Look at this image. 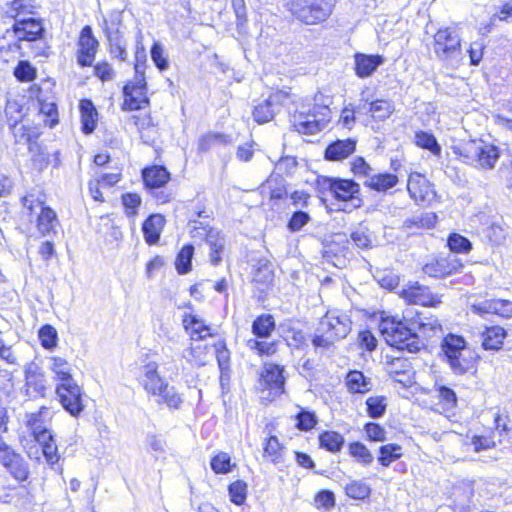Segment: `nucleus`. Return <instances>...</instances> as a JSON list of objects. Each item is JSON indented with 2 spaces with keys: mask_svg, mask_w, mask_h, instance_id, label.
Masks as SVG:
<instances>
[{
  "mask_svg": "<svg viewBox=\"0 0 512 512\" xmlns=\"http://www.w3.org/2000/svg\"><path fill=\"white\" fill-rule=\"evenodd\" d=\"M9 128L16 143L29 144V149L32 150V139L36 137V132L29 124H25L24 121L14 122Z\"/></svg>",
  "mask_w": 512,
  "mask_h": 512,
  "instance_id": "nucleus-36",
  "label": "nucleus"
},
{
  "mask_svg": "<svg viewBox=\"0 0 512 512\" xmlns=\"http://www.w3.org/2000/svg\"><path fill=\"white\" fill-rule=\"evenodd\" d=\"M323 98L315 97V101L319 102ZM331 101L326 98L321 103L313 105H303L293 116V126L302 134L313 135L326 128L331 118L329 108Z\"/></svg>",
  "mask_w": 512,
  "mask_h": 512,
  "instance_id": "nucleus-2",
  "label": "nucleus"
},
{
  "mask_svg": "<svg viewBox=\"0 0 512 512\" xmlns=\"http://www.w3.org/2000/svg\"><path fill=\"white\" fill-rule=\"evenodd\" d=\"M278 332L288 346L299 348L305 341L303 332L295 328L290 321L280 323Z\"/></svg>",
  "mask_w": 512,
  "mask_h": 512,
  "instance_id": "nucleus-33",
  "label": "nucleus"
},
{
  "mask_svg": "<svg viewBox=\"0 0 512 512\" xmlns=\"http://www.w3.org/2000/svg\"><path fill=\"white\" fill-rule=\"evenodd\" d=\"M486 236L495 245H501L504 243L507 237V230L498 223H492L486 231Z\"/></svg>",
  "mask_w": 512,
  "mask_h": 512,
  "instance_id": "nucleus-63",
  "label": "nucleus"
},
{
  "mask_svg": "<svg viewBox=\"0 0 512 512\" xmlns=\"http://www.w3.org/2000/svg\"><path fill=\"white\" fill-rule=\"evenodd\" d=\"M146 188L150 190L162 188L170 179V173L164 166H152L142 172Z\"/></svg>",
  "mask_w": 512,
  "mask_h": 512,
  "instance_id": "nucleus-23",
  "label": "nucleus"
},
{
  "mask_svg": "<svg viewBox=\"0 0 512 512\" xmlns=\"http://www.w3.org/2000/svg\"><path fill=\"white\" fill-rule=\"evenodd\" d=\"M183 326L186 331H189L191 338L195 340H203L207 336H211L210 327L199 319L196 315L186 314L183 318Z\"/></svg>",
  "mask_w": 512,
  "mask_h": 512,
  "instance_id": "nucleus-30",
  "label": "nucleus"
},
{
  "mask_svg": "<svg viewBox=\"0 0 512 512\" xmlns=\"http://www.w3.org/2000/svg\"><path fill=\"white\" fill-rule=\"evenodd\" d=\"M5 115L7 117L8 125H12L23 121V108L17 103V101H8L5 107Z\"/></svg>",
  "mask_w": 512,
  "mask_h": 512,
  "instance_id": "nucleus-62",
  "label": "nucleus"
},
{
  "mask_svg": "<svg viewBox=\"0 0 512 512\" xmlns=\"http://www.w3.org/2000/svg\"><path fill=\"white\" fill-rule=\"evenodd\" d=\"M26 426L31 430L37 442H45L51 438V432L47 429L42 417V411L37 413H27L25 415Z\"/></svg>",
  "mask_w": 512,
  "mask_h": 512,
  "instance_id": "nucleus-26",
  "label": "nucleus"
},
{
  "mask_svg": "<svg viewBox=\"0 0 512 512\" xmlns=\"http://www.w3.org/2000/svg\"><path fill=\"white\" fill-rule=\"evenodd\" d=\"M402 447L395 443H389L380 447L378 461L382 466L388 467L392 462L402 456Z\"/></svg>",
  "mask_w": 512,
  "mask_h": 512,
  "instance_id": "nucleus-41",
  "label": "nucleus"
},
{
  "mask_svg": "<svg viewBox=\"0 0 512 512\" xmlns=\"http://www.w3.org/2000/svg\"><path fill=\"white\" fill-rule=\"evenodd\" d=\"M381 332L387 344L399 350L415 353L423 346L411 319L409 320L406 317L403 319H396L395 317L384 319L381 323Z\"/></svg>",
  "mask_w": 512,
  "mask_h": 512,
  "instance_id": "nucleus-1",
  "label": "nucleus"
},
{
  "mask_svg": "<svg viewBox=\"0 0 512 512\" xmlns=\"http://www.w3.org/2000/svg\"><path fill=\"white\" fill-rule=\"evenodd\" d=\"M274 329L275 321L270 314H263L252 323V332L257 338H268Z\"/></svg>",
  "mask_w": 512,
  "mask_h": 512,
  "instance_id": "nucleus-37",
  "label": "nucleus"
},
{
  "mask_svg": "<svg viewBox=\"0 0 512 512\" xmlns=\"http://www.w3.org/2000/svg\"><path fill=\"white\" fill-rule=\"evenodd\" d=\"M247 347L255 351L258 355H273L277 351V341H261L256 338L248 339L246 342Z\"/></svg>",
  "mask_w": 512,
  "mask_h": 512,
  "instance_id": "nucleus-49",
  "label": "nucleus"
},
{
  "mask_svg": "<svg viewBox=\"0 0 512 512\" xmlns=\"http://www.w3.org/2000/svg\"><path fill=\"white\" fill-rule=\"evenodd\" d=\"M316 185L321 194L329 192L337 200L354 202V207L362 205V200L359 197L360 186L351 179L319 176Z\"/></svg>",
  "mask_w": 512,
  "mask_h": 512,
  "instance_id": "nucleus-7",
  "label": "nucleus"
},
{
  "mask_svg": "<svg viewBox=\"0 0 512 512\" xmlns=\"http://www.w3.org/2000/svg\"><path fill=\"white\" fill-rule=\"evenodd\" d=\"M336 0H292L291 13L307 25H317L326 21L335 7Z\"/></svg>",
  "mask_w": 512,
  "mask_h": 512,
  "instance_id": "nucleus-5",
  "label": "nucleus"
},
{
  "mask_svg": "<svg viewBox=\"0 0 512 512\" xmlns=\"http://www.w3.org/2000/svg\"><path fill=\"white\" fill-rule=\"evenodd\" d=\"M460 266L456 261H450L448 258L441 257L433 259L423 266V272L434 278L449 276L457 271Z\"/></svg>",
  "mask_w": 512,
  "mask_h": 512,
  "instance_id": "nucleus-20",
  "label": "nucleus"
},
{
  "mask_svg": "<svg viewBox=\"0 0 512 512\" xmlns=\"http://www.w3.org/2000/svg\"><path fill=\"white\" fill-rule=\"evenodd\" d=\"M441 349L455 374L462 375L474 368L476 356L462 336L448 334L442 340Z\"/></svg>",
  "mask_w": 512,
  "mask_h": 512,
  "instance_id": "nucleus-4",
  "label": "nucleus"
},
{
  "mask_svg": "<svg viewBox=\"0 0 512 512\" xmlns=\"http://www.w3.org/2000/svg\"><path fill=\"white\" fill-rule=\"evenodd\" d=\"M349 453L365 466L370 465L374 460V457L369 449L360 442L351 443L349 445Z\"/></svg>",
  "mask_w": 512,
  "mask_h": 512,
  "instance_id": "nucleus-52",
  "label": "nucleus"
},
{
  "mask_svg": "<svg viewBox=\"0 0 512 512\" xmlns=\"http://www.w3.org/2000/svg\"><path fill=\"white\" fill-rule=\"evenodd\" d=\"M147 83L144 75H135L133 81L128 82L123 88V110H140L149 104L146 95Z\"/></svg>",
  "mask_w": 512,
  "mask_h": 512,
  "instance_id": "nucleus-8",
  "label": "nucleus"
},
{
  "mask_svg": "<svg viewBox=\"0 0 512 512\" xmlns=\"http://www.w3.org/2000/svg\"><path fill=\"white\" fill-rule=\"evenodd\" d=\"M25 381L27 394L32 397L45 395L47 389L44 372L35 363H30L25 367Z\"/></svg>",
  "mask_w": 512,
  "mask_h": 512,
  "instance_id": "nucleus-16",
  "label": "nucleus"
},
{
  "mask_svg": "<svg viewBox=\"0 0 512 512\" xmlns=\"http://www.w3.org/2000/svg\"><path fill=\"white\" fill-rule=\"evenodd\" d=\"M51 370L57 376V379L61 382H69L73 380L70 374V365L69 363L61 357H53L51 358Z\"/></svg>",
  "mask_w": 512,
  "mask_h": 512,
  "instance_id": "nucleus-48",
  "label": "nucleus"
},
{
  "mask_svg": "<svg viewBox=\"0 0 512 512\" xmlns=\"http://www.w3.org/2000/svg\"><path fill=\"white\" fill-rule=\"evenodd\" d=\"M506 336L507 333L505 329L497 325L489 327L486 326L479 335L483 349L493 351H497L502 348Z\"/></svg>",
  "mask_w": 512,
  "mask_h": 512,
  "instance_id": "nucleus-21",
  "label": "nucleus"
},
{
  "mask_svg": "<svg viewBox=\"0 0 512 512\" xmlns=\"http://www.w3.org/2000/svg\"><path fill=\"white\" fill-rule=\"evenodd\" d=\"M5 468L18 481H25L28 478V464L20 454L12 459Z\"/></svg>",
  "mask_w": 512,
  "mask_h": 512,
  "instance_id": "nucleus-45",
  "label": "nucleus"
},
{
  "mask_svg": "<svg viewBox=\"0 0 512 512\" xmlns=\"http://www.w3.org/2000/svg\"><path fill=\"white\" fill-rule=\"evenodd\" d=\"M230 500L236 505H242L247 497V484L243 480L232 482L229 487Z\"/></svg>",
  "mask_w": 512,
  "mask_h": 512,
  "instance_id": "nucleus-53",
  "label": "nucleus"
},
{
  "mask_svg": "<svg viewBox=\"0 0 512 512\" xmlns=\"http://www.w3.org/2000/svg\"><path fill=\"white\" fill-rule=\"evenodd\" d=\"M279 93L270 95L267 99L255 106L253 110L254 120L259 124L271 121L280 107Z\"/></svg>",
  "mask_w": 512,
  "mask_h": 512,
  "instance_id": "nucleus-18",
  "label": "nucleus"
},
{
  "mask_svg": "<svg viewBox=\"0 0 512 512\" xmlns=\"http://www.w3.org/2000/svg\"><path fill=\"white\" fill-rule=\"evenodd\" d=\"M211 469L216 474H226L231 471V458L225 452H220L216 456H214L211 460Z\"/></svg>",
  "mask_w": 512,
  "mask_h": 512,
  "instance_id": "nucleus-57",
  "label": "nucleus"
},
{
  "mask_svg": "<svg viewBox=\"0 0 512 512\" xmlns=\"http://www.w3.org/2000/svg\"><path fill=\"white\" fill-rule=\"evenodd\" d=\"M351 239L359 248L368 249L372 247L371 233L365 227H359L353 231L351 234Z\"/></svg>",
  "mask_w": 512,
  "mask_h": 512,
  "instance_id": "nucleus-61",
  "label": "nucleus"
},
{
  "mask_svg": "<svg viewBox=\"0 0 512 512\" xmlns=\"http://www.w3.org/2000/svg\"><path fill=\"white\" fill-rule=\"evenodd\" d=\"M167 381L160 376L158 372V364L156 362H148L142 366L141 384L145 391L151 395L160 393L162 387H166Z\"/></svg>",
  "mask_w": 512,
  "mask_h": 512,
  "instance_id": "nucleus-17",
  "label": "nucleus"
},
{
  "mask_svg": "<svg viewBox=\"0 0 512 512\" xmlns=\"http://www.w3.org/2000/svg\"><path fill=\"white\" fill-rule=\"evenodd\" d=\"M158 404H165L170 409H179L183 403L181 394L178 393L174 386H170L168 382L166 387L161 389L160 393H156Z\"/></svg>",
  "mask_w": 512,
  "mask_h": 512,
  "instance_id": "nucleus-35",
  "label": "nucleus"
},
{
  "mask_svg": "<svg viewBox=\"0 0 512 512\" xmlns=\"http://www.w3.org/2000/svg\"><path fill=\"white\" fill-rule=\"evenodd\" d=\"M296 419H297V425H296L297 428L300 430H303V431H308V430L312 429L317 423V418H316L315 413L306 411L304 409H302L298 413V415L296 416Z\"/></svg>",
  "mask_w": 512,
  "mask_h": 512,
  "instance_id": "nucleus-64",
  "label": "nucleus"
},
{
  "mask_svg": "<svg viewBox=\"0 0 512 512\" xmlns=\"http://www.w3.org/2000/svg\"><path fill=\"white\" fill-rule=\"evenodd\" d=\"M44 27L40 20L25 18L12 23V36L17 41H35L42 37Z\"/></svg>",
  "mask_w": 512,
  "mask_h": 512,
  "instance_id": "nucleus-12",
  "label": "nucleus"
},
{
  "mask_svg": "<svg viewBox=\"0 0 512 512\" xmlns=\"http://www.w3.org/2000/svg\"><path fill=\"white\" fill-rule=\"evenodd\" d=\"M42 446L43 455L48 464L54 466L58 463L60 456L58 454V448L55 443L54 437L51 434L50 439H46L45 442H38Z\"/></svg>",
  "mask_w": 512,
  "mask_h": 512,
  "instance_id": "nucleus-58",
  "label": "nucleus"
},
{
  "mask_svg": "<svg viewBox=\"0 0 512 512\" xmlns=\"http://www.w3.org/2000/svg\"><path fill=\"white\" fill-rule=\"evenodd\" d=\"M407 190L412 199L416 202H423L430 192V185L424 176L419 173H411L408 178Z\"/></svg>",
  "mask_w": 512,
  "mask_h": 512,
  "instance_id": "nucleus-24",
  "label": "nucleus"
},
{
  "mask_svg": "<svg viewBox=\"0 0 512 512\" xmlns=\"http://www.w3.org/2000/svg\"><path fill=\"white\" fill-rule=\"evenodd\" d=\"M265 187L269 190L271 199L281 200L287 196L286 182L280 175H271Z\"/></svg>",
  "mask_w": 512,
  "mask_h": 512,
  "instance_id": "nucleus-40",
  "label": "nucleus"
},
{
  "mask_svg": "<svg viewBox=\"0 0 512 512\" xmlns=\"http://www.w3.org/2000/svg\"><path fill=\"white\" fill-rule=\"evenodd\" d=\"M351 320L348 315L338 310L328 311L320 320L319 331H327L340 340L351 331Z\"/></svg>",
  "mask_w": 512,
  "mask_h": 512,
  "instance_id": "nucleus-11",
  "label": "nucleus"
},
{
  "mask_svg": "<svg viewBox=\"0 0 512 512\" xmlns=\"http://www.w3.org/2000/svg\"><path fill=\"white\" fill-rule=\"evenodd\" d=\"M15 77L21 82H29L36 78V70L29 61H19L14 70Z\"/></svg>",
  "mask_w": 512,
  "mask_h": 512,
  "instance_id": "nucleus-59",
  "label": "nucleus"
},
{
  "mask_svg": "<svg viewBox=\"0 0 512 512\" xmlns=\"http://www.w3.org/2000/svg\"><path fill=\"white\" fill-rule=\"evenodd\" d=\"M80 113L82 131L85 134L92 133L96 128L98 113L91 100H81Z\"/></svg>",
  "mask_w": 512,
  "mask_h": 512,
  "instance_id": "nucleus-31",
  "label": "nucleus"
},
{
  "mask_svg": "<svg viewBox=\"0 0 512 512\" xmlns=\"http://www.w3.org/2000/svg\"><path fill=\"white\" fill-rule=\"evenodd\" d=\"M121 22V13H115L112 16L110 24L107 22V20H104L102 28L109 44L120 43L124 41L120 31Z\"/></svg>",
  "mask_w": 512,
  "mask_h": 512,
  "instance_id": "nucleus-38",
  "label": "nucleus"
},
{
  "mask_svg": "<svg viewBox=\"0 0 512 512\" xmlns=\"http://www.w3.org/2000/svg\"><path fill=\"white\" fill-rule=\"evenodd\" d=\"M63 408L72 416H78L84 409L80 387L74 380L59 383L56 387Z\"/></svg>",
  "mask_w": 512,
  "mask_h": 512,
  "instance_id": "nucleus-9",
  "label": "nucleus"
},
{
  "mask_svg": "<svg viewBox=\"0 0 512 512\" xmlns=\"http://www.w3.org/2000/svg\"><path fill=\"white\" fill-rule=\"evenodd\" d=\"M57 331L54 327L49 324L44 325L39 330V339L41 345L45 349H52L57 345Z\"/></svg>",
  "mask_w": 512,
  "mask_h": 512,
  "instance_id": "nucleus-60",
  "label": "nucleus"
},
{
  "mask_svg": "<svg viewBox=\"0 0 512 512\" xmlns=\"http://www.w3.org/2000/svg\"><path fill=\"white\" fill-rule=\"evenodd\" d=\"M320 446L332 453L339 452L344 445L343 436L335 431H325L319 436Z\"/></svg>",
  "mask_w": 512,
  "mask_h": 512,
  "instance_id": "nucleus-39",
  "label": "nucleus"
},
{
  "mask_svg": "<svg viewBox=\"0 0 512 512\" xmlns=\"http://www.w3.org/2000/svg\"><path fill=\"white\" fill-rule=\"evenodd\" d=\"M206 243L210 247V262L212 265H219L221 262V254L224 251L225 239L217 229L210 228L206 233Z\"/></svg>",
  "mask_w": 512,
  "mask_h": 512,
  "instance_id": "nucleus-27",
  "label": "nucleus"
},
{
  "mask_svg": "<svg viewBox=\"0 0 512 512\" xmlns=\"http://www.w3.org/2000/svg\"><path fill=\"white\" fill-rule=\"evenodd\" d=\"M384 61L385 59L381 55L356 53L354 56L355 73L360 78L369 77Z\"/></svg>",
  "mask_w": 512,
  "mask_h": 512,
  "instance_id": "nucleus-19",
  "label": "nucleus"
},
{
  "mask_svg": "<svg viewBox=\"0 0 512 512\" xmlns=\"http://www.w3.org/2000/svg\"><path fill=\"white\" fill-rule=\"evenodd\" d=\"M416 144L421 147L430 150L434 155H439L441 147L438 144L434 135L428 132L420 131L415 135Z\"/></svg>",
  "mask_w": 512,
  "mask_h": 512,
  "instance_id": "nucleus-51",
  "label": "nucleus"
},
{
  "mask_svg": "<svg viewBox=\"0 0 512 512\" xmlns=\"http://www.w3.org/2000/svg\"><path fill=\"white\" fill-rule=\"evenodd\" d=\"M274 279L272 265L267 260H260L253 274V281L268 286Z\"/></svg>",
  "mask_w": 512,
  "mask_h": 512,
  "instance_id": "nucleus-44",
  "label": "nucleus"
},
{
  "mask_svg": "<svg viewBox=\"0 0 512 512\" xmlns=\"http://www.w3.org/2000/svg\"><path fill=\"white\" fill-rule=\"evenodd\" d=\"M150 55L153 63L160 71H165L169 68L168 58L160 42H154L150 50Z\"/></svg>",
  "mask_w": 512,
  "mask_h": 512,
  "instance_id": "nucleus-56",
  "label": "nucleus"
},
{
  "mask_svg": "<svg viewBox=\"0 0 512 512\" xmlns=\"http://www.w3.org/2000/svg\"><path fill=\"white\" fill-rule=\"evenodd\" d=\"M164 224L165 218L160 214H153L144 221L142 231L148 244L153 245L158 242Z\"/></svg>",
  "mask_w": 512,
  "mask_h": 512,
  "instance_id": "nucleus-25",
  "label": "nucleus"
},
{
  "mask_svg": "<svg viewBox=\"0 0 512 512\" xmlns=\"http://www.w3.org/2000/svg\"><path fill=\"white\" fill-rule=\"evenodd\" d=\"M356 149V141L348 138L329 144L325 150V158L330 161H340L351 155Z\"/></svg>",
  "mask_w": 512,
  "mask_h": 512,
  "instance_id": "nucleus-22",
  "label": "nucleus"
},
{
  "mask_svg": "<svg viewBox=\"0 0 512 512\" xmlns=\"http://www.w3.org/2000/svg\"><path fill=\"white\" fill-rule=\"evenodd\" d=\"M367 414L373 419L384 416L387 408V398L385 396L376 395L366 400Z\"/></svg>",
  "mask_w": 512,
  "mask_h": 512,
  "instance_id": "nucleus-42",
  "label": "nucleus"
},
{
  "mask_svg": "<svg viewBox=\"0 0 512 512\" xmlns=\"http://www.w3.org/2000/svg\"><path fill=\"white\" fill-rule=\"evenodd\" d=\"M231 143V137L229 135L220 133H209L200 138L198 149L200 152H207L216 144L227 145Z\"/></svg>",
  "mask_w": 512,
  "mask_h": 512,
  "instance_id": "nucleus-43",
  "label": "nucleus"
},
{
  "mask_svg": "<svg viewBox=\"0 0 512 512\" xmlns=\"http://www.w3.org/2000/svg\"><path fill=\"white\" fill-rule=\"evenodd\" d=\"M283 372V366L266 363L261 373L260 386L269 389L274 395L281 394L285 384Z\"/></svg>",
  "mask_w": 512,
  "mask_h": 512,
  "instance_id": "nucleus-15",
  "label": "nucleus"
},
{
  "mask_svg": "<svg viewBox=\"0 0 512 512\" xmlns=\"http://www.w3.org/2000/svg\"><path fill=\"white\" fill-rule=\"evenodd\" d=\"M346 385L352 393H366L371 389V381L361 371L353 370L347 374Z\"/></svg>",
  "mask_w": 512,
  "mask_h": 512,
  "instance_id": "nucleus-34",
  "label": "nucleus"
},
{
  "mask_svg": "<svg viewBox=\"0 0 512 512\" xmlns=\"http://www.w3.org/2000/svg\"><path fill=\"white\" fill-rule=\"evenodd\" d=\"M412 324L415 328V331H421L423 334L428 335L430 332H435L436 330L441 329V324L438 319L431 317H424L420 314L417 315V318L411 319Z\"/></svg>",
  "mask_w": 512,
  "mask_h": 512,
  "instance_id": "nucleus-46",
  "label": "nucleus"
},
{
  "mask_svg": "<svg viewBox=\"0 0 512 512\" xmlns=\"http://www.w3.org/2000/svg\"><path fill=\"white\" fill-rule=\"evenodd\" d=\"M447 244L450 250L456 253H468L472 249L470 240L457 233H452L448 237Z\"/></svg>",
  "mask_w": 512,
  "mask_h": 512,
  "instance_id": "nucleus-54",
  "label": "nucleus"
},
{
  "mask_svg": "<svg viewBox=\"0 0 512 512\" xmlns=\"http://www.w3.org/2000/svg\"><path fill=\"white\" fill-rule=\"evenodd\" d=\"M263 457L268 458L273 463H278L282 458V446L276 436H270L264 442Z\"/></svg>",
  "mask_w": 512,
  "mask_h": 512,
  "instance_id": "nucleus-50",
  "label": "nucleus"
},
{
  "mask_svg": "<svg viewBox=\"0 0 512 512\" xmlns=\"http://www.w3.org/2000/svg\"><path fill=\"white\" fill-rule=\"evenodd\" d=\"M346 495L353 499H364L370 495V487L362 481H352L345 487Z\"/></svg>",
  "mask_w": 512,
  "mask_h": 512,
  "instance_id": "nucleus-55",
  "label": "nucleus"
},
{
  "mask_svg": "<svg viewBox=\"0 0 512 512\" xmlns=\"http://www.w3.org/2000/svg\"><path fill=\"white\" fill-rule=\"evenodd\" d=\"M23 205L32 213L35 208H39L40 212L37 217L38 230L43 234L54 232L55 227L58 225L56 212L49 207L43 206L40 201L34 202L28 197L23 198Z\"/></svg>",
  "mask_w": 512,
  "mask_h": 512,
  "instance_id": "nucleus-13",
  "label": "nucleus"
},
{
  "mask_svg": "<svg viewBox=\"0 0 512 512\" xmlns=\"http://www.w3.org/2000/svg\"><path fill=\"white\" fill-rule=\"evenodd\" d=\"M77 62L80 66H91L99 46L90 26H85L80 33Z\"/></svg>",
  "mask_w": 512,
  "mask_h": 512,
  "instance_id": "nucleus-14",
  "label": "nucleus"
},
{
  "mask_svg": "<svg viewBox=\"0 0 512 512\" xmlns=\"http://www.w3.org/2000/svg\"><path fill=\"white\" fill-rule=\"evenodd\" d=\"M433 50L436 57L446 66L460 63L462 49L459 34L450 28L439 29L434 35Z\"/></svg>",
  "mask_w": 512,
  "mask_h": 512,
  "instance_id": "nucleus-6",
  "label": "nucleus"
},
{
  "mask_svg": "<svg viewBox=\"0 0 512 512\" xmlns=\"http://www.w3.org/2000/svg\"><path fill=\"white\" fill-rule=\"evenodd\" d=\"M453 153L462 158L466 164L482 169H493L500 157L497 146L482 139H473L452 147Z\"/></svg>",
  "mask_w": 512,
  "mask_h": 512,
  "instance_id": "nucleus-3",
  "label": "nucleus"
},
{
  "mask_svg": "<svg viewBox=\"0 0 512 512\" xmlns=\"http://www.w3.org/2000/svg\"><path fill=\"white\" fill-rule=\"evenodd\" d=\"M194 253L192 245H185L178 253L175 266L179 274H186L191 270V262Z\"/></svg>",
  "mask_w": 512,
  "mask_h": 512,
  "instance_id": "nucleus-47",
  "label": "nucleus"
},
{
  "mask_svg": "<svg viewBox=\"0 0 512 512\" xmlns=\"http://www.w3.org/2000/svg\"><path fill=\"white\" fill-rule=\"evenodd\" d=\"M377 121H384L389 118L395 110L392 100L377 99L375 101H365L363 107Z\"/></svg>",
  "mask_w": 512,
  "mask_h": 512,
  "instance_id": "nucleus-29",
  "label": "nucleus"
},
{
  "mask_svg": "<svg viewBox=\"0 0 512 512\" xmlns=\"http://www.w3.org/2000/svg\"><path fill=\"white\" fill-rule=\"evenodd\" d=\"M37 5L34 0H13L6 4V10L2 15V20H18L20 15L34 14Z\"/></svg>",
  "mask_w": 512,
  "mask_h": 512,
  "instance_id": "nucleus-28",
  "label": "nucleus"
},
{
  "mask_svg": "<svg viewBox=\"0 0 512 512\" xmlns=\"http://www.w3.org/2000/svg\"><path fill=\"white\" fill-rule=\"evenodd\" d=\"M398 294L401 298L411 304L436 306L441 303L440 296L433 294L429 287L421 285L419 282L408 283L398 292Z\"/></svg>",
  "mask_w": 512,
  "mask_h": 512,
  "instance_id": "nucleus-10",
  "label": "nucleus"
},
{
  "mask_svg": "<svg viewBox=\"0 0 512 512\" xmlns=\"http://www.w3.org/2000/svg\"><path fill=\"white\" fill-rule=\"evenodd\" d=\"M398 183V177L392 173L372 174L365 179L364 185L377 192H385Z\"/></svg>",
  "mask_w": 512,
  "mask_h": 512,
  "instance_id": "nucleus-32",
  "label": "nucleus"
}]
</instances>
